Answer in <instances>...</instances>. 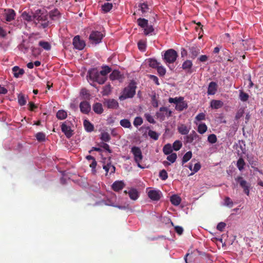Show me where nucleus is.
<instances>
[{
  "label": "nucleus",
  "mask_w": 263,
  "mask_h": 263,
  "mask_svg": "<svg viewBox=\"0 0 263 263\" xmlns=\"http://www.w3.org/2000/svg\"><path fill=\"white\" fill-rule=\"evenodd\" d=\"M22 16L24 20L28 22L33 21V16H31L26 12H24L22 13Z\"/></svg>",
  "instance_id": "44"
},
{
  "label": "nucleus",
  "mask_w": 263,
  "mask_h": 263,
  "mask_svg": "<svg viewBox=\"0 0 263 263\" xmlns=\"http://www.w3.org/2000/svg\"><path fill=\"white\" fill-rule=\"evenodd\" d=\"M106 104L108 108H116L118 106V103L114 99L108 100Z\"/></svg>",
  "instance_id": "40"
},
{
  "label": "nucleus",
  "mask_w": 263,
  "mask_h": 263,
  "mask_svg": "<svg viewBox=\"0 0 263 263\" xmlns=\"http://www.w3.org/2000/svg\"><path fill=\"white\" fill-rule=\"evenodd\" d=\"M4 16L7 21H11L14 19L15 16V12L12 9H5L4 11Z\"/></svg>",
  "instance_id": "14"
},
{
  "label": "nucleus",
  "mask_w": 263,
  "mask_h": 263,
  "mask_svg": "<svg viewBox=\"0 0 263 263\" xmlns=\"http://www.w3.org/2000/svg\"><path fill=\"white\" fill-rule=\"evenodd\" d=\"M245 164L246 163L243 159L241 157H240L238 159L236 164L238 170L239 171H242L243 169Z\"/></svg>",
  "instance_id": "34"
},
{
  "label": "nucleus",
  "mask_w": 263,
  "mask_h": 263,
  "mask_svg": "<svg viewBox=\"0 0 263 263\" xmlns=\"http://www.w3.org/2000/svg\"><path fill=\"white\" fill-rule=\"evenodd\" d=\"M131 152L134 155V160L137 164V166L141 168H143L144 167L140 164L143 157L141 149L138 146H134L131 148Z\"/></svg>",
  "instance_id": "6"
},
{
  "label": "nucleus",
  "mask_w": 263,
  "mask_h": 263,
  "mask_svg": "<svg viewBox=\"0 0 263 263\" xmlns=\"http://www.w3.org/2000/svg\"><path fill=\"white\" fill-rule=\"evenodd\" d=\"M175 230L176 233H178L179 235L182 234L183 231V228L180 226L175 227Z\"/></svg>",
  "instance_id": "60"
},
{
  "label": "nucleus",
  "mask_w": 263,
  "mask_h": 263,
  "mask_svg": "<svg viewBox=\"0 0 263 263\" xmlns=\"http://www.w3.org/2000/svg\"><path fill=\"white\" fill-rule=\"evenodd\" d=\"M177 154L176 153H172L167 157V160L170 161L171 163L175 162L177 159Z\"/></svg>",
  "instance_id": "50"
},
{
  "label": "nucleus",
  "mask_w": 263,
  "mask_h": 263,
  "mask_svg": "<svg viewBox=\"0 0 263 263\" xmlns=\"http://www.w3.org/2000/svg\"><path fill=\"white\" fill-rule=\"evenodd\" d=\"M103 36V34L101 32L94 31L90 33L89 39L91 43L97 44L101 42Z\"/></svg>",
  "instance_id": "8"
},
{
  "label": "nucleus",
  "mask_w": 263,
  "mask_h": 263,
  "mask_svg": "<svg viewBox=\"0 0 263 263\" xmlns=\"http://www.w3.org/2000/svg\"><path fill=\"white\" fill-rule=\"evenodd\" d=\"M203 120H205V116H196L194 122L197 125L198 122Z\"/></svg>",
  "instance_id": "61"
},
{
  "label": "nucleus",
  "mask_w": 263,
  "mask_h": 263,
  "mask_svg": "<svg viewBox=\"0 0 263 263\" xmlns=\"http://www.w3.org/2000/svg\"><path fill=\"white\" fill-rule=\"evenodd\" d=\"M239 99L241 101L245 102L249 99V95L240 90L239 92Z\"/></svg>",
  "instance_id": "47"
},
{
  "label": "nucleus",
  "mask_w": 263,
  "mask_h": 263,
  "mask_svg": "<svg viewBox=\"0 0 263 263\" xmlns=\"http://www.w3.org/2000/svg\"><path fill=\"white\" fill-rule=\"evenodd\" d=\"M100 139L104 142H108L110 140L111 137L108 133L103 132L101 133Z\"/></svg>",
  "instance_id": "28"
},
{
  "label": "nucleus",
  "mask_w": 263,
  "mask_h": 263,
  "mask_svg": "<svg viewBox=\"0 0 263 263\" xmlns=\"http://www.w3.org/2000/svg\"><path fill=\"white\" fill-rule=\"evenodd\" d=\"M120 125L124 128L131 127V123L128 119H122L120 121Z\"/></svg>",
  "instance_id": "42"
},
{
  "label": "nucleus",
  "mask_w": 263,
  "mask_h": 263,
  "mask_svg": "<svg viewBox=\"0 0 263 263\" xmlns=\"http://www.w3.org/2000/svg\"><path fill=\"white\" fill-rule=\"evenodd\" d=\"M148 62L150 67L152 68H157V67L160 64L157 60L153 59H150L148 60Z\"/></svg>",
  "instance_id": "38"
},
{
  "label": "nucleus",
  "mask_w": 263,
  "mask_h": 263,
  "mask_svg": "<svg viewBox=\"0 0 263 263\" xmlns=\"http://www.w3.org/2000/svg\"><path fill=\"white\" fill-rule=\"evenodd\" d=\"M235 179L243 189L244 193L248 196L250 191V185L249 183L241 176H238Z\"/></svg>",
  "instance_id": "9"
},
{
  "label": "nucleus",
  "mask_w": 263,
  "mask_h": 263,
  "mask_svg": "<svg viewBox=\"0 0 263 263\" xmlns=\"http://www.w3.org/2000/svg\"><path fill=\"white\" fill-rule=\"evenodd\" d=\"M178 132L182 135H187L190 130V128L184 124H181L178 127Z\"/></svg>",
  "instance_id": "26"
},
{
  "label": "nucleus",
  "mask_w": 263,
  "mask_h": 263,
  "mask_svg": "<svg viewBox=\"0 0 263 263\" xmlns=\"http://www.w3.org/2000/svg\"><path fill=\"white\" fill-rule=\"evenodd\" d=\"M103 169L107 174L109 171L110 173H114L116 171V167L114 165L111 164V163H107L106 165L103 166Z\"/></svg>",
  "instance_id": "25"
},
{
  "label": "nucleus",
  "mask_w": 263,
  "mask_h": 263,
  "mask_svg": "<svg viewBox=\"0 0 263 263\" xmlns=\"http://www.w3.org/2000/svg\"><path fill=\"white\" fill-rule=\"evenodd\" d=\"M168 102L170 103H173L175 105L176 109L179 111H182L187 107V104L184 101L183 97L170 98Z\"/></svg>",
  "instance_id": "5"
},
{
  "label": "nucleus",
  "mask_w": 263,
  "mask_h": 263,
  "mask_svg": "<svg viewBox=\"0 0 263 263\" xmlns=\"http://www.w3.org/2000/svg\"><path fill=\"white\" fill-rule=\"evenodd\" d=\"M110 72V68L108 66H106L103 67L102 70L99 73L103 76L106 77V75Z\"/></svg>",
  "instance_id": "43"
},
{
  "label": "nucleus",
  "mask_w": 263,
  "mask_h": 263,
  "mask_svg": "<svg viewBox=\"0 0 263 263\" xmlns=\"http://www.w3.org/2000/svg\"><path fill=\"white\" fill-rule=\"evenodd\" d=\"M138 24L144 30V33L146 35H152L154 29L152 25L148 23V20L145 18H140L137 20Z\"/></svg>",
  "instance_id": "4"
},
{
  "label": "nucleus",
  "mask_w": 263,
  "mask_h": 263,
  "mask_svg": "<svg viewBox=\"0 0 263 263\" xmlns=\"http://www.w3.org/2000/svg\"><path fill=\"white\" fill-rule=\"evenodd\" d=\"M37 140L39 142L45 141L46 139V135L44 133L39 132L35 135Z\"/></svg>",
  "instance_id": "36"
},
{
  "label": "nucleus",
  "mask_w": 263,
  "mask_h": 263,
  "mask_svg": "<svg viewBox=\"0 0 263 263\" xmlns=\"http://www.w3.org/2000/svg\"><path fill=\"white\" fill-rule=\"evenodd\" d=\"M217 90V84L214 82H211L210 83L208 86L207 93L209 95H213L216 93Z\"/></svg>",
  "instance_id": "17"
},
{
  "label": "nucleus",
  "mask_w": 263,
  "mask_h": 263,
  "mask_svg": "<svg viewBox=\"0 0 263 263\" xmlns=\"http://www.w3.org/2000/svg\"><path fill=\"white\" fill-rule=\"evenodd\" d=\"M61 130L64 133L67 138H70L73 134V130L67 125V122H65L61 125Z\"/></svg>",
  "instance_id": "11"
},
{
  "label": "nucleus",
  "mask_w": 263,
  "mask_h": 263,
  "mask_svg": "<svg viewBox=\"0 0 263 263\" xmlns=\"http://www.w3.org/2000/svg\"><path fill=\"white\" fill-rule=\"evenodd\" d=\"M97 161H96L95 159H93L91 164H90V167L92 168V170H95L97 166Z\"/></svg>",
  "instance_id": "64"
},
{
  "label": "nucleus",
  "mask_w": 263,
  "mask_h": 263,
  "mask_svg": "<svg viewBox=\"0 0 263 263\" xmlns=\"http://www.w3.org/2000/svg\"><path fill=\"white\" fill-rule=\"evenodd\" d=\"M198 135L196 133L193 131L190 135L186 136L185 138V143H191L193 142V140L196 138L198 137Z\"/></svg>",
  "instance_id": "19"
},
{
  "label": "nucleus",
  "mask_w": 263,
  "mask_h": 263,
  "mask_svg": "<svg viewBox=\"0 0 263 263\" xmlns=\"http://www.w3.org/2000/svg\"><path fill=\"white\" fill-rule=\"evenodd\" d=\"M148 197L153 201H158L160 199L162 194L159 190H151L148 192Z\"/></svg>",
  "instance_id": "10"
},
{
  "label": "nucleus",
  "mask_w": 263,
  "mask_h": 263,
  "mask_svg": "<svg viewBox=\"0 0 263 263\" xmlns=\"http://www.w3.org/2000/svg\"><path fill=\"white\" fill-rule=\"evenodd\" d=\"M100 146L104 148V149L106 150L109 153H111L112 151L110 149V147L108 144L105 142L101 143L100 144Z\"/></svg>",
  "instance_id": "54"
},
{
  "label": "nucleus",
  "mask_w": 263,
  "mask_h": 263,
  "mask_svg": "<svg viewBox=\"0 0 263 263\" xmlns=\"http://www.w3.org/2000/svg\"><path fill=\"white\" fill-rule=\"evenodd\" d=\"M28 107L29 110H30L31 111H34L35 109L37 107V106L32 102L29 103Z\"/></svg>",
  "instance_id": "62"
},
{
  "label": "nucleus",
  "mask_w": 263,
  "mask_h": 263,
  "mask_svg": "<svg viewBox=\"0 0 263 263\" xmlns=\"http://www.w3.org/2000/svg\"><path fill=\"white\" fill-rule=\"evenodd\" d=\"M191 52L193 56L194 57H197L200 53V50L199 49L192 47L191 49Z\"/></svg>",
  "instance_id": "57"
},
{
  "label": "nucleus",
  "mask_w": 263,
  "mask_h": 263,
  "mask_svg": "<svg viewBox=\"0 0 263 263\" xmlns=\"http://www.w3.org/2000/svg\"><path fill=\"white\" fill-rule=\"evenodd\" d=\"M207 130V126L205 124L202 123L198 125L197 131L201 134H203Z\"/></svg>",
  "instance_id": "39"
},
{
  "label": "nucleus",
  "mask_w": 263,
  "mask_h": 263,
  "mask_svg": "<svg viewBox=\"0 0 263 263\" xmlns=\"http://www.w3.org/2000/svg\"><path fill=\"white\" fill-rule=\"evenodd\" d=\"M177 57V52L173 49L167 50L162 55V58L166 65L175 62Z\"/></svg>",
  "instance_id": "3"
},
{
  "label": "nucleus",
  "mask_w": 263,
  "mask_h": 263,
  "mask_svg": "<svg viewBox=\"0 0 263 263\" xmlns=\"http://www.w3.org/2000/svg\"><path fill=\"white\" fill-rule=\"evenodd\" d=\"M200 168L201 165L199 162L195 163L193 169V172L191 174V175H193L195 173L197 172L200 169Z\"/></svg>",
  "instance_id": "55"
},
{
  "label": "nucleus",
  "mask_w": 263,
  "mask_h": 263,
  "mask_svg": "<svg viewBox=\"0 0 263 263\" xmlns=\"http://www.w3.org/2000/svg\"><path fill=\"white\" fill-rule=\"evenodd\" d=\"M223 103L220 100H213L211 102V107L212 108L218 109L222 107Z\"/></svg>",
  "instance_id": "23"
},
{
  "label": "nucleus",
  "mask_w": 263,
  "mask_h": 263,
  "mask_svg": "<svg viewBox=\"0 0 263 263\" xmlns=\"http://www.w3.org/2000/svg\"><path fill=\"white\" fill-rule=\"evenodd\" d=\"M121 74L118 70H114L110 74L109 78L111 80H118L120 78Z\"/></svg>",
  "instance_id": "30"
},
{
  "label": "nucleus",
  "mask_w": 263,
  "mask_h": 263,
  "mask_svg": "<svg viewBox=\"0 0 263 263\" xmlns=\"http://www.w3.org/2000/svg\"><path fill=\"white\" fill-rule=\"evenodd\" d=\"M28 99L27 96H25L24 95L20 93L18 95V104L21 105H24L27 102Z\"/></svg>",
  "instance_id": "27"
},
{
  "label": "nucleus",
  "mask_w": 263,
  "mask_h": 263,
  "mask_svg": "<svg viewBox=\"0 0 263 263\" xmlns=\"http://www.w3.org/2000/svg\"><path fill=\"white\" fill-rule=\"evenodd\" d=\"M89 75L90 79L100 84H103L106 80V77L102 76L95 69L89 71Z\"/></svg>",
  "instance_id": "7"
},
{
  "label": "nucleus",
  "mask_w": 263,
  "mask_h": 263,
  "mask_svg": "<svg viewBox=\"0 0 263 263\" xmlns=\"http://www.w3.org/2000/svg\"><path fill=\"white\" fill-rule=\"evenodd\" d=\"M142 123H143L142 119L139 116H137V117L134 120V125L137 127L139 125H141L142 124Z\"/></svg>",
  "instance_id": "52"
},
{
  "label": "nucleus",
  "mask_w": 263,
  "mask_h": 263,
  "mask_svg": "<svg viewBox=\"0 0 263 263\" xmlns=\"http://www.w3.org/2000/svg\"><path fill=\"white\" fill-rule=\"evenodd\" d=\"M136 84L132 81L127 87H125L122 92L121 96L119 97L120 100H124L128 98H133L136 93Z\"/></svg>",
  "instance_id": "2"
},
{
  "label": "nucleus",
  "mask_w": 263,
  "mask_h": 263,
  "mask_svg": "<svg viewBox=\"0 0 263 263\" xmlns=\"http://www.w3.org/2000/svg\"><path fill=\"white\" fill-rule=\"evenodd\" d=\"M40 46L46 50H49L51 48L50 44L47 42L40 41L39 43Z\"/></svg>",
  "instance_id": "41"
},
{
  "label": "nucleus",
  "mask_w": 263,
  "mask_h": 263,
  "mask_svg": "<svg viewBox=\"0 0 263 263\" xmlns=\"http://www.w3.org/2000/svg\"><path fill=\"white\" fill-rule=\"evenodd\" d=\"M192 157V153L191 151H189L186 152L183 157L182 160V164L187 162L189 160H190Z\"/></svg>",
  "instance_id": "33"
},
{
  "label": "nucleus",
  "mask_w": 263,
  "mask_h": 263,
  "mask_svg": "<svg viewBox=\"0 0 263 263\" xmlns=\"http://www.w3.org/2000/svg\"><path fill=\"white\" fill-rule=\"evenodd\" d=\"M217 140V137L215 134H211L208 137V142L211 144L215 143Z\"/></svg>",
  "instance_id": "48"
},
{
  "label": "nucleus",
  "mask_w": 263,
  "mask_h": 263,
  "mask_svg": "<svg viewBox=\"0 0 263 263\" xmlns=\"http://www.w3.org/2000/svg\"><path fill=\"white\" fill-rule=\"evenodd\" d=\"M198 60L202 62H204L207 61L208 60V57L205 55H202L200 56Z\"/></svg>",
  "instance_id": "63"
},
{
  "label": "nucleus",
  "mask_w": 263,
  "mask_h": 263,
  "mask_svg": "<svg viewBox=\"0 0 263 263\" xmlns=\"http://www.w3.org/2000/svg\"><path fill=\"white\" fill-rule=\"evenodd\" d=\"M148 135L151 138L155 140H157L159 137V134L158 133L151 129L149 130L148 132Z\"/></svg>",
  "instance_id": "35"
},
{
  "label": "nucleus",
  "mask_w": 263,
  "mask_h": 263,
  "mask_svg": "<svg viewBox=\"0 0 263 263\" xmlns=\"http://www.w3.org/2000/svg\"><path fill=\"white\" fill-rule=\"evenodd\" d=\"M112 8V4L111 3H106L102 6V9L104 12H108Z\"/></svg>",
  "instance_id": "37"
},
{
  "label": "nucleus",
  "mask_w": 263,
  "mask_h": 263,
  "mask_svg": "<svg viewBox=\"0 0 263 263\" xmlns=\"http://www.w3.org/2000/svg\"><path fill=\"white\" fill-rule=\"evenodd\" d=\"M33 21L36 24L40 25L43 28H46L51 22L49 21L48 13L45 9L37 10L33 15Z\"/></svg>",
  "instance_id": "1"
},
{
  "label": "nucleus",
  "mask_w": 263,
  "mask_h": 263,
  "mask_svg": "<svg viewBox=\"0 0 263 263\" xmlns=\"http://www.w3.org/2000/svg\"><path fill=\"white\" fill-rule=\"evenodd\" d=\"M170 201L172 204L177 206L180 204L181 201V199L177 195H173L171 197Z\"/></svg>",
  "instance_id": "22"
},
{
  "label": "nucleus",
  "mask_w": 263,
  "mask_h": 263,
  "mask_svg": "<svg viewBox=\"0 0 263 263\" xmlns=\"http://www.w3.org/2000/svg\"><path fill=\"white\" fill-rule=\"evenodd\" d=\"M84 126L88 132H92L93 130V125L88 121L85 120L84 121Z\"/></svg>",
  "instance_id": "31"
},
{
  "label": "nucleus",
  "mask_w": 263,
  "mask_h": 263,
  "mask_svg": "<svg viewBox=\"0 0 263 263\" xmlns=\"http://www.w3.org/2000/svg\"><path fill=\"white\" fill-rule=\"evenodd\" d=\"M224 204L227 206H232L233 203L229 197H227L224 199Z\"/></svg>",
  "instance_id": "59"
},
{
  "label": "nucleus",
  "mask_w": 263,
  "mask_h": 263,
  "mask_svg": "<svg viewBox=\"0 0 263 263\" xmlns=\"http://www.w3.org/2000/svg\"><path fill=\"white\" fill-rule=\"evenodd\" d=\"M48 14L49 20L51 21V23H52V21H58L61 17V14L57 9H54L52 10H51L49 12Z\"/></svg>",
  "instance_id": "13"
},
{
  "label": "nucleus",
  "mask_w": 263,
  "mask_h": 263,
  "mask_svg": "<svg viewBox=\"0 0 263 263\" xmlns=\"http://www.w3.org/2000/svg\"><path fill=\"white\" fill-rule=\"evenodd\" d=\"M193 64L191 61L186 60L183 62L182 64V68L185 70L187 72L191 73V68L192 67Z\"/></svg>",
  "instance_id": "21"
},
{
  "label": "nucleus",
  "mask_w": 263,
  "mask_h": 263,
  "mask_svg": "<svg viewBox=\"0 0 263 263\" xmlns=\"http://www.w3.org/2000/svg\"><path fill=\"white\" fill-rule=\"evenodd\" d=\"M138 48L141 51H144L145 49L146 45L144 41H140L138 44Z\"/></svg>",
  "instance_id": "56"
},
{
  "label": "nucleus",
  "mask_w": 263,
  "mask_h": 263,
  "mask_svg": "<svg viewBox=\"0 0 263 263\" xmlns=\"http://www.w3.org/2000/svg\"><path fill=\"white\" fill-rule=\"evenodd\" d=\"M159 177L162 180H165L168 178L167 173L165 170H162L159 172Z\"/></svg>",
  "instance_id": "49"
},
{
  "label": "nucleus",
  "mask_w": 263,
  "mask_h": 263,
  "mask_svg": "<svg viewBox=\"0 0 263 263\" xmlns=\"http://www.w3.org/2000/svg\"><path fill=\"white\" fill-rule=\"evenodd\" d=\"M139 7L142 13L146 12L148 10V6L145 3H141L139 5Z\"/></svg>",
  "instance_id": "53"
},
{
  "label": "nucleus",
  "mask_w": 263,
  "mask_h": 263,
  "mask_svg": "<svg viewBox=\"0 0 263 263\" xmlns=\"http://www.w3.org/2000/svg\"><path fill=\"white\" fill-rule=\"evenodd\" d=\"M12 72L14 77L17 78L24 74V70L20 68L18 66H14L12 68Z\"/></svg>",
  "instance_id": "20"
},
{
  "label": "nucleus",
  "mask_w": 263,
  "mask_h": 263,
  "mask_svg": "<svg viewBox=\"0 0 263 263\" xmlns=\"http://www.w3.org/2000/svg\"><path fill=\"white\" fill-rule=\"evenodd\" d=\"M73 45L74 48L78 50H82L85 46V42L80 40L79 36H76L73 38Z\"/></svg>",
  "instance_id": "12"
},
{
  "label": "nucleus",
  "mask_w": 263,
  "mask_h": 263,
  "mask_svg": "<svg viewBox=\"0 0 263 263\" xmlns=\"http://www.w3.org/2000/svg\"><path fill=\"white\" fill-rule=\"evenodd\" d=\"M111 91V86L110 85H107L103 88L102 94L104 96L108 95Z\"/></svg>",
  "instance_id": "51"
},
{
  "label": "nucleus",
  "mask_w": 263,
  "mask_h": 263,
  "mask_svg": "<svg viewBox=\"0 0 263 263\" xmlns=\"http://www.w3.org/2000/svg\"><path fill=\"white\" fill-rule=\"evenodd\" d=\"M226 226V224L224 222H219L217 226V229L219 231H223L224 228Z\"/></svg>",
  "instance_id": "58"
},
{
  "label": "nucleus",
  "mask_w": 263,
  "mask_h": 263,
  "mask_svg": "<svg viewBox=\"0 0 263 263\" xmlns=\"http://www.w3.org/2000/svg\"><path fill=\"white\" fill-rule=\"evenodd\" d=\"M173 148L170 144L165 145L163 148V152L165 155H169L172 154Z\"/></svg>",
  "instance_id": "32"
},
{
  "label": "nucleus",
  "mask_w": 263,
  "mask_h": 263,
  "mask_svg": "<svg viewBox=\"0 0 263 263\" xmlns=\"http://www.w3.org/2000/svg\"><path fill=\"white\" fill-rule=\"evenodd\" d=\"M248 160L251 167L254 169V171L258 172L259 173L262 174V171L259 170L256 167L258 165V162L256 159H254L253 157H251L248 158Z\"/></svg>",
  "instance_id": "18"
},
{
  "label": "nucleus",
  "mask_w": 263,
  "mask_h": 263,
  "mask_svg": "<svg viewBox=\"0 0 263 263\" xmlns=\"http://www.w3.org/2000/svg\"><path fill=\"white\" fill-rule=\"evenodd\" d=\"M182 145V143L181 142V141H180L179 140H176L173 143L172 148L175 151H177L180 149Z\"/></svg>",
  "instance_id": "46"
},
{
  "label": "nucleus",
  "mask_w": 263,
  "mask_h": 263,
  "mask_svg": "<svg viewBox=\"0 0 263 263\" xmlns=\"http://www.w3.org/2000/svg\"><path fill=\"white\" fill-rule=\"evenodd\" d=\"M128 194L130 198L133 200H136L139 197L138 192L135 189H130Z\"/></svg>",
  "instance_id": "24"
},
{
  "label": "nucleus",
  "mask_w": 263,
  "mask_h": 263,
  "mask_svg": "<svg viewBox=\"0 0 263 263\" xmlns=\"http://www.w3.org/2000/svg\"><path fill=\"white\" fill-rule=\"evenodd\" d=\"M93 110L97 114H101L103 111L102 105L100 103H96L93 105Z\"/></svg>",
  "instance_id": "29"
},
{
  "label": "nucleus",
  "mask_w": 263,
  "mask_h": 263,
  "mask_svg": "<svg viewBox=\"0 0 263 263\" xmlns=\"http://www.w3.org/2000/svg\"><path fill=\"white\" fill-rule=\"evenodd\" d=\"M80 108L81 111L84 114H87L90 110V105L86 101L81 102L80 104Z\"/></svg>",
  "instance_id": "15"
},
{
  "label": "nucleus",
  "mask_w": 263,
  "mask_h": 263,
  "mask_svg": "<svg viewBox=\"0 0 263 263\" xmlns=\"http://www.w3.org/2000/svg\"><path fill=\"white\" fill-rule=\"evenodd\" d=\"M125 184L123 181H116L112 184V189L115 192H119L122 190Z\"/></svg>",
  "instance_id": "16"
},
{
  "label": "nucleus",
  "mask_w": 263,
  "mask_h": 263,
  "mask_svg": "<svg viewBox=\"0 0 263 263\" xmlns=\"http://www.w3.org/2000/svg\"><path fill=\"white\" fill-rule=\"evenodd\" d=\"M156 69L158 73L160 76H163L165 74L166 69L163 66L160 64Z\"/></svg>",
  "instance_id": "45"
}]
</instances>
